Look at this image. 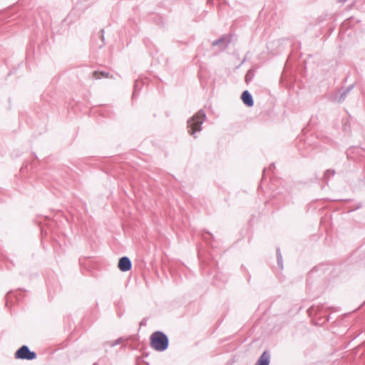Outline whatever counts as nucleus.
<instances>
[{
    "mask_svg": "<svg viewBox=\"0 0 365 365\" xmlns=\"http://www.w3.org/2000/svg\"><path fill=\"white\" fill-rule=\"evenodd\" d=\"M223 41V38L220 39V40L216 41H214V42L212 43V45H213V46L218 45V44H219L221 41Z\"/></svg>",
    "mask_w": 365,
    "mask_h": 365,
    "instance_id": "6e6552de",
    "label": "nucleus"
},
{
    "mask_svg": "<svg viewBox=\"0 0 365 365\" xmlns=\"http://www.w3.org/2000/svg\"><path fill=\"white\" fill-rule=\"evenodd\" d=\"M269 355L267 351H264L258 359L256 365H269Z\"/></svg>",
    "mask_w": 365,
    "mask_h": 365,
    "instance_id": "423d86ee",
    "label": "nucleus"
},
{
    "mask_svg": "<svg viewBox=\"0 0 365 365\" xmlns=\"http://www.w3.org/2000/svg\"><path fill=\"white\" fill-rule=\"evenodd\" d=\"M151 346L155 350L164 351L168 345L167 336L161 332H155L150 337Z\"/></svg>",
    "mask_w": 365,
    "mask_h": 365,
    "instance_id": "f257e3e1",
    "label": "nucleus"
},
{
    "mask_svg": "<svg viewBox=\"0 0 365 365\" xmlns=\"http://www.w3.org/2000/svg\"><path fill=\"white\" fill-rule=\"evenodd\" d=\"M18 359L31 360L36 358V354L31 351L26 346L21 347L15 354Z\"/></svg>",
    "mask_w": 365,
    "mask_h": 365,
    "instance_id": "7ed1b4c3",
    "label": "nucleus"
},
{
    "mask_svg": "<svg viewBox=\"0 0 365 365\" xmlns=\"http://www.w3.org/2000/svg\"><path fill=\"white\" fill-rule=\"evenodd\" d=\"M241 98H242V101H243V103L246 106H247L249 107H251L253 106L254 102H253L252 97L251 94L247 91H245L242 93Z\"/></svg>",
    "mask_w": 365,
    "mask_h": 365,
    "instance_id": "39448f33",
    "label": "nucleus"
},
{
    "mask_svg": "<svg viewBox=\"0 0 365 365\" xmlns=\"http://www.w3.org/2000/svg\"><path fill=\"white\" fill-rule=\"evenodd\" d=\"M118 268L122 272H127L131 269V262L128 257H121L118 262Z\"/></svg>",
    "mask_w": 365,
    "mask_h": 365,
    "instance_id": "20e7f679",
    "label": "nucleus"
},
{
    "mask_svg": "<svg viewBox=\"0 0 365 365\" xmlns=\"http://www.w3.org/2000/svg\"><path fill=\"white\" fill-rule=\"evenodd\" d=\"M93 76L96 78H100L101 76H105L106 77L107 76L105 75L104 73L103 72H101V73H98V72H94L93 73Z\"/></svg>",
    "mask_w": 365,
    "mask_h": 365,
    "instance_id": "0eeeda50",
    "label": "nucleus"
},
{
    "mask_svg": "<svg viewBox=\"0 0 365 365\" xmlns=\"http://www.w3.org/2000/svg\"><path fill=\"white\" fill-rule=\"evenodd\" d=\"M205 114L202 111L197 113L190 120L187 121V125L190 128L189 133L193 135L195 132L201 130V124L204 121Z\"/></svg>",
    "mask_w": 365,
    "mask_h": 365,
    "instance_id": "f03ea898",
    "label": "nucleus"
}]
</instances>
